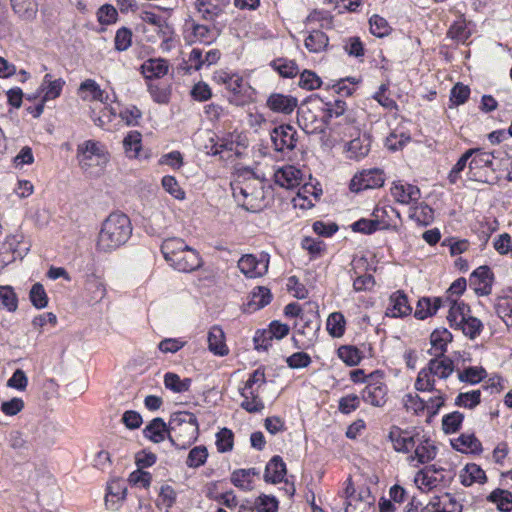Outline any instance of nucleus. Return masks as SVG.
<instances>
[{
    "label": "nucleus",
    "mask_w": 512,
    "mask_h": 512,
    "mask_svg": "<svg viewBox=\"0 0 512 512\" xmlns=\"http://www.w3.org/2000/svg\"><path fill=\"white\" fill-rule=\"evenodd\" d=\"M231 189L235 201L249 212H259L266 206L264 183L251 173L239 175Z\"/></svg>",
    "instance_id": "f257e3e1"
},
{
    "label": "nucleus",
    "mask_w": 512,
    "mask_h": 512,
    "mask_svg": "<svg viewBox=\"0 0 512 512\" xmlns=\"http://www.w3.org/2000/svg\"><path fill=\"white\" fill-rule=\"evenodd\" d=\"M130 219L123 213H112L103 222L97 239V249L111 252L125 244L130 238Z\"/></svg>",
    "instance_id": "f03ea898"
},
{
    "label": "nucleus",
    "mask_w": 512,
    "mask_h": 512,
    "mask_svg": "<svg viewBox=\"0 0 512 512\" xmlns=\"http://www.w3.org/2000/svg\"><path fill=\"white\" fill-rule=\"evenodd\" d=\"M161 252L169 265L180 272L189 273L202 265L199 253L177 237L165 239Z\"/></svg>",
    "instance_id": "7ed1b4c3"
},
{
    "label": "nucleus",
    "mask_w": 512,
    "mask_h": 512,
    "mask_svg": "<svg viewBox=\"0 0 512 512\" xmlns=\"http://www.w3.org/2000/svg\"><path fill=\"white\" fill-rule=\"evenodd\" d=\"M169 441L177 449H186L199 435L196 416L188 411L174 412L170 417Z\"/></svg>",
    "instance_id": "20e7f679"
},
{
    "label": "nucleus",
    "mask_w": 512,
    "mask_h": 512,
    "mask_svg": "<svg viewBox=\"0 0 512 512\" xmlns=\"http://www.w3.org/2000/svg\"><path fill=\"white\" fill-rule=\"evenodd\" d=\"M76 157L80 168L90 176H99L109 162V153L105 146L94 140L79 144Z\"/></svg>",
    "instance_id": "39448f33"
},
{
    "label": "nucleus",
    "mask_w": 512,
    "mask_h": 512,
    "mask_svg": "<svg viewBox=\"0 0 512 512\" xmlns=\"http://www.w3.org/2000/svg\"><path fill=\"white\" fill-rule=\"evenodd\" d=\"M213 80L223 85L232 94L229 101L234 105H244L252 99L254 90L239 73L220 69L214 73Z\"/></svg>",
    "instance_id": "423d86ee"
},
{
    "label": "nucleus",
    "mask_w": 512,
    "mask_h": 512,
    "mask_svg": "<svg viewBox=\"0 0 512 512\" xmlns=\"http://www.w3.org/2000/svg\"><path fill=\"white\" fill-rule=\"evenodd\" d=\"M266 384V377L264 368L259 367L255 369L244 383L243 387L239 388L241 397V407L249 413H259L264 408V401L260 397V392Z\"/></svg>",
    "instance_id": "0eeeda50"
},
{
    "label": "nucleus",
    "mask_w": 512,
    "mask_h": 512,
    "mask_svg": "<svg viewBox=\"0 0 512 512\" xmlns=\"http://www.w3.org/2000/svg\"><path fill=\"white\" fill-rule=\"evenodd\" d=\"M361 399L373 406L383 407L388 400V387L384 380V373L376 370L368 375L366 385L361 391Z\"/></svg>",
    "instance_id": "6e6552de"
},
{
    "label": "nucleus",
    "mask_w": 512,
    "mask_h": 512,
    "mask_svg": "<svg viewBox=\"0 0 512 512\" xmlns=\"http://www.w3.org/2000/svg\"><path fill=\"white\" fill-rule=\"evenodd\" d=\"M323 121L329 124L333 118H340L349 126V130L359 131V126L356 124V118L352 111L347 110V104L340 98L323 103Z\"/></svg>",
    "instance_id": "1a4fd4ad"
},
{
    "label": "nucleus",
    "mask_w": 512,
    "mask_h": 512,
    "mask_svg": "<svg viewBox=\"0 0 512 512\" xmlns=\"http://www.w3.org/2000/svg\"><path fill=\"white\" fill-rule=\"evenodd\" d=\"M270 256L261 252L258 256L254 254L243 255L238 261V268L248 278H259L268 272Z\"/></svg>",
    "instance_id": "9d476101"
},
{
    "label": "nucleus",
    "mask_w": 512,
    "mask_h": 512,
    "mask_svg": "<svg viewBox=\"0 0 512 512\" xmlns=\"http://www.w3.org/2000/svg\"><path fill=\"white\" fill-rule=\"evenodd\" d=\"M413 446L412 453H409L407 457V461L413 467L426 464L436 457V446L432 440L424 435L416 434L415 444Z\"/></svg>",
    "instance_id": "9b49d317"
},
{
    "label": "nucleus",
    "mask_w": 512,
    "mask_h": 512,
    "mask_svg": "<svg viewBox=\"0 0 512 512\" xmlns=\"http://www.w3.org/2000/svg\"><path fill=\"white\" fill-rule=\"evenodd\" d=\"M384 182L383 171L378 168H371L354 175L350 182V190L360 192L366 189H375L382 187Z\"/></svg>",
    "instance_id": "f8f14e48"
},
{
    "label": "nucleus",
    "mask_w": 512,
    "mask_h": 512,
    "mask_svg": "<svg viewBox=\"0 0 512 512\" xmlns=\"http://www.w3.org/2000/svg\"><path fill=\"white\" fill-rule=\"evenodd\" d=\"M470 150H474V152L469 160L467 178L472 181H482L485 170L492 166L494 156L491 152L480 148H471Z\"/></svg>",
    "instance_id": "ddd939ff"
},
{
    "label": "nucleus",
    "mask_w": 512,
    "mask_h": 512,
    "mask_svg": "<svg viewBox=\"0 0 512 512\" xmlns=\"http://www.w3.org/2000/svg\"><path fill=\"white\" fill-rule=\"evenodd\" d=\"M271 140L276 151L293 150L297 144V132L289 124L275 127L271 132Z\"/></svg>",
    "instance_id": "4468645a"
},
{
    "label": "nucleus",
    "mask_w": 512,
    "mask_h": 512,
    "mask_svg": "<svg viewBox=\"0 0 512 512\" xmlns=\"http://www.w3.org/2000/svg\"><path fill=\"white\" fill-rule=\"evenodd\" d=\"M393 199L403 205H412L421 198L420 189L402 180L394 181L390 189Z\"/></svg>",
    "instance_id": "2eb2a0df"
},
{
    "label": "nucleus",
    "mask_w": 512,
    "mask_h": 512,
    "mask_svg": "<svg viewBox=\"0 0 512 512\" xmlns=\"http://www.w3.org/2000/svg\"><path fill=\"white\" fill-rule=\"evenodd\" d=\"M78 95L84 101H99L104 105H109L114 101V96L111 97L106 91L102 90L93 79H86L80 84Z\"/></svg>",
    "instance_id": "dca6fc26"
},
{
    "label": "nucleus",
    "mask_w": 512,
    "mask_h": 512,
    "mask_svg": "<svg viewBox=\"0 0 512 512\" xmlns=\"http://www.w3.org/2000/svg\"><path fill=\"white\" fill-rule=\"evenodd\" d=\"M139 18L143 22L154 26L155 31L162 38L164 43H167L172 39L174 29L162 16L154 13L151 10H142L139 13Z\"/></svg>",
    "instance_id": "f3484780"
},
{
    "label": "nucleus",
    "mask_w": 512,
    "mask_h": 512,
    "mask_svg": "<svg viewBox=\"0 0 512 512\" xmlns=\"http://www.w3.org/2000/svg\"><path fill=\"white\" fill-rule=\"evenodd\" d=\"M303 174L300 169L293 165L279 167L274 172V181L277 185L285 189H293L302 182Z\"/></svg>",
    "instance_id": "a211bd4d"
},
{
    "label": "nucleus",
    "mask_w": 512,
    "mask_h": 512,
    "mask_svg": "<svg viewBox=\"0 0 512 512\" xmlns=\"http://www.w3.org/2000/svg\"><path fill=\"white\" fill-rule=\"evenodd\" d=\"M442 307L448 308L447 320L451 327H458L465 318L469 315V307L458 298H451L450 296L443 297Z\"/></svg>",
    "instance_id": "6ab92c4d"
},
{
    "label": "nucleus",
    "mask_w": 512,
    "mask_h": 512,
    "mask_svg": "<svg viewBox=\"0 0 512 512\" xmlns=\"http://www.w3.org/2000/svg\"><path fill=\"white\" fill-rule=\"evenodd\" d=\"M493 273L488 266H480L470 276V286L478 295H489L492 290Z\"/></svg>",
    "instance_id": "aec40b11"
},
{
    "label": "nucleus",
    "mask_w": 512,
    "mask_h": 512,
    "mask_svg": "<svg viewBox=\"0 0 512 512\" xmlns=\"http://www.w3.org/2000/svg\"><path fill=\"white\" fill-rule=\"evenodd\" d=\"M229 0H196L195 8L201 17L206 21H214L218 18L226 7Z\"/></svg>",
    "instance_id": "412c9836"
},
{
    "label": "nucleus",
    "mask_w": 512,
    "mask_h": 512,
    "mask_svg": "<svg viewBox=\"0 0 512 512\" xmlns=\"http://www.w3.org/2000/svg\"><path fill=\"white\" fill-rule=\"evenodd\" d=\"M84 293L89 302H100L106 295L103 279L95 273L87 274L84 280Z\"/></svg>",
    "instance_id": "4be33fe9"
},
{
    "label": "nucleus",
    "mask_w": 512,
    "mask_h": 512,
    "mask_svg": "<svg viewBox=\"0 0 512 512\" xmlns=\"http://www.w3.org/2000/svg\"><path fill=\"white\" fill-rule=\"evenodd\" d=\"M297 104L298 100L295 97L281 93L271 94L266 101V105L271 111L287 115L295 110Z\"/></svg>",
    "instance_id": "5701e85b"
},
{
    "label": "nucleus",
    "mask_w": 512,
    "mask_h": 512,
    "mask_svg": "<svg viewBox=\"0 0 512 512\" xmlns=\"http://www.w3.org/2000/svg\"><path fill=\"white\" fill-rule=\"evenodd\" d=\"M411 311L412 308L407 296L402 291H396L389 298L385 315L391 318H398L409 315Z\"/></svg>",
    "instance_id": "b1692460"
},
{
    "label": "nucleus",
    "mask_w": 512,
    "mask_h": 512,
    "mask_svg": "<svg viewBox=\"0 0 512 512\" xmlns=\"http://www.w3.org/2000/svg\"><path fill=\"white\" fill-rule=\"evenodd\" d=\"M127 487L122 480H112L107 487L105 504L110 510H117L125 499Z\"/></svg>",
    "instance_id": "393cba45"
},
{
    "label": "nucleus",
    "mask_w": 512,
    "mask_h": 512,
    "mask_svg": "<svg viewBox=\"0 0 512 512\" xmlns=\"http://www.w3.org/2000/svg\"><path fill=\"white\" fill-rule=\"evenodd\" d=\"M144 436L154 443L163 442L166 437L169 439L170 422L166 424L162 418H154L143 430Z\"/></svg>",
    "instance_id": "a878e982"
},
{
    "label": "nucleus",
    "mask_w": 512,
    "mask_h": 512,
    "mask_svg": "<svg viewBox=\"0 0 512 512\" xmlns=\"http://www.w3.org/2000/svg\"><path fill=\"white\" fill-rule=\"evenodd\" d=\"M65 81L62 78L53 79L51 74H46L40 84L42 102H48L58 98L63 90Z\"/></svg>",
    "instance_id": "bb28decb"
},
{
    "label": "nucleus",
    "mask_w": 512,
    "mask_h": 512,
    "mask_svg": "<svg viewBox=\"0 0 512 512\" xmlns=\"http://www.w3.org/2000/svg\"><path fill=\"white\" fill-rule=\"evenodd\" d=\"M208 349L214 355L217 356H226L229 353V348L225 343V334L223 329L214 325L210 328L208 332Z\"/></svg>",
    "instance_id": "cd10ccee"
},
{
    "label": "nucleus",
    "mask_w": 512,
    "mask_h": 512,
    "mask_svg": "<svg viewBox=\"0 0 512 512\" xmlns=\"http://www.w3.org/2000/svg\"><path fill=\"white\" fill-rule=\"evenodd\" d=\"M451 341L452 334L447 329H435L430 335V354L433 357H446L444 354L447 350L448 343Z\"/></svg>",
    "instance_id": "c85d7f7f"
},
{
    "label": "nucleus",
    "mask_w": 512,
    "mask_h": 512,
    "mask_svg": "<svg viewBox=\"0 0 512 512\" xmlns=\"http://www.w3.org/2000/svg\"><path fill=\"white\" fill-rule=\"evenodd\" d=\"M389 438L393 444V448L397 452L412 453L413 445L415 444V435H411L407 431H403L399 428H393L389 433Z\"/></svg>",
    "instance_id": "c756f323"
},
{
    "label": "nucleus",
    "mask_w": 512,
    "mask_h": 512,
    "mask_svg": "<svg viewBox=\"0 0 512 512\" xmlns=\"http://www.w3.org/2000/svg\"><path fill=\"white\" fill-rule=\"evenodd\" d=\"M140 69L146 79H157L168 73L169 65L165 59L151 58L144 61Z\"/></svg>",
    "instance_id": "7c9ffc66"
},
{
    "label": "nucleus",
    "mask_w": 512,
    "mask_h": 512,
    "mask_svg": "<svg viewBox=\"0 0 512 512\" xmlns=\"http://www.w3.org/2000/svg\"><path fill=\"white\" fill-rule=\"evenodd\" d=\"M216 33L206 25L196 23L194 21L191 22L190 32L187 35V40L189 43H202L209 45L216 40Z\"/></svg>",
    "instance_id": "2f4dec72"
},
{
    "label": "nucleus",
    "mask_w": 512,
    "mask_h": 512,
    "mask_svg": "<svg viewBox=\"0 0 512 512\" xmlns=\"http://www.w3.org/2000/svg\"><path fill=\"white\" fill-rule=\"evenodd\" d=\"M427 366L434 377L439 380L447 379L454 371L453 360L449 357H433Z\"/></svg>",
    "instance_id": "473e14b6"
},
{
    "label": "nucleus",
    "mask_w": 512,
    "mask_h": 512,
    "mask_svg": "<svg viewBox=\"0 0 512 512\" xmlns=\"http://www.w3.org/2000/svg\"><path fill=\"white\" fill-rule=\"evenodd\" d=\"M371 141L367 135H359L347 144V156L350 159L359 160L368 155Z\"/></svg>",
    "instance_id": "72a5a7b5"
},
{
    "label": "nucleus",
    "mask_w": 512,
    "mask_h": 512,
    "mask_svg": "<svg viewBox=\"0 0 512 512\" xmlns=\"http://www.w3.org/2000/svg\"><path fill=\"white\" fill-rule=\"evenodd\" d=\"M286 475V465L278 455L273 456L265 467L264 479L266 482L279 483Z\"/></svg>",
    "instance_id": "f704fd0d"
},
{
    "label": "nucleus",
    "mask_w": 512,
    "mask_h": 512,
    "mask_svg": "<svg viewBox=\"0 0 512 512\" xmlns=\"http://www.w3.org/2000/svg\"><path fill=\"white\" fill-rule=\"evenodd\" d=\"M258 474L259 471L255 468L237 469L231 473L230 481L235 487L250 491L253 488V477Z\"/></svg>",
    "instance_id": "c9c22d12"
},
{
    "label": "nucleus",
    "mask_w": 512,
    "mask_h": 512,
    "mask_svg": "<svg viewBox=\"0 0 512 512\" xmlns=\"http://www.w3.org/2000/svg\"><path fill=\"white\" fill-rule=\"evenodd\" d=\"M391 215H395L397 218H400V213L390 206H377L373 210L372 217L374 219V222L377 223V227L379 230H394L396 228V225H394L391 221Z\"/></svg>",
    "instance_id": "e433bc0d"
},
{
    "label": "nucleus",
    "mask_w": 512,
    "mask_h": 512,
    "mask_svg": "<svg viewBox=\"0 0 512 512\" xmlns=\"http://www.w3.org/2000/svg\"><path fill=\"white\" fill-rule=\"evenodd\" d=\"M459 478L461 484L468 487L474 483H484L486 481V474L479 465L469 463L462 469Z\"/></svg>",
    "instance_id": "4c0bfd02"
},
{
    "label": "nucleus",
    "mask_w": 512,
    "mask_h": 512,
    "mask_svg": "<svg viewBox=\"0 0 512 512\" xmlns=\"http://www.w3.org/2000/svg\"><path fill=\"white\" fill-rule=\"evenodd\" d=\"M409 218L419 225L427 226L434 219V211L426 203L417 201L410 207Z\"/></svg>",
    "instance_id": "58836bf2"
},
{
    "label": "nucleus",
    "mask_w": 512,
    "mask_h": 512,
    "mask_svg": "<svg viewBox=\"0 0 512 512\" xmlns=\"http://www.w3.org/2000/svg\"><path fill=\"white\" fill-rule=\"evenodd\" d=\"M443 304V297H436L433 299L430 298H422L419 299L417 302V306L415 309L414 316L417 319H426L427 317H430L434 315L438 309L442 307Z\"/></svg>",
    "instance_id": "ea45409f"
},
{
    "label": "nucleus",
    "mask_w": 512,
    "mask_h": 512,
    "mask_svg": "<svg viewBox=\"0 0 512 512\" xmlns=\"http://www.w3.org/2000/svg\"><path fill=\"white\" fill-rule=\"evenodd\" d=\"M427 505H433L438 512H462V504L450 493L434 497Z\"/></svg>",
    "instance_id": "a19ab883"
},
{
    "label": "nucleus",
    "mask_w": 512,
    "mask_h": 512,
    "mask_svg": "<svg viewBox=\"0 0 512 512\" xmlns=\"http://www.w3.org/2000/svg\"><path fill=\"white\" fill-rule=\"evenodd\" d=\"M14 13L24 21H31L36 17L38 4L36 0H10Z\"/></svg>",
    "instance_id": "79ce46f5"
},
{
    "label": "nucleus",
    "mask_w": 512,
    "mask_h": 512,
    "mask_svg": "<svg viewBox=\"0 0 512 512\" xmlns=\"http://www.w3.org/2000/svg\"><path fill=\"white\" fill-rule=\"evenodd\" d=\"M328 44V36L320 30H312L304 39V46L311 53H321L325 51Z\"/></svg>",
    "instance_id": "37998d69"
},
{
    "label": "nucleus",
    "mask_w": 512,
    "mask_h": 512,
    "mask_svg": "<svg viewBox=\"0 0 512 512\" xmlns=\"http://www.w3.org/2000/svg\"><path fill=\"white\" fill-rule=\"evenodd\" d=\"M436 381L437 378L434 377L433 373L426 365L418 372L414 386L419 392H434L438 390L436 389Z\"/></svg>",
    "instance_id": "c03bdc74"
},
{
    "label": "nucleus",
    "mask_w": 512,
    "mask_h": 512,
    "mask_svg": "<svg viewBox=\"0 0 512 512\" xmlns=\"http://www.w3.org/2000/svg\"><path fill=\"white\" fill-rule=\"evenodd\" d=\"M452 446L464 453H476L481 450V442L473 434H461L452 441Z\"/></svg>",
    "instance_id": "a18cd8bd"
},
{
    "label": "nucleus",
    "mask_w": 512,
    "mask_h": 512,
    "mask_svg": "<svg viewBox=\"0 0 512 512\" xmlns=\"http://www.w3.org/2000/svg\"><path fill=\"white\" fill-rule=\"evenodd\" d=\"M272 300L271 291L264 286H258L253 289L248 302L249 308L252 310H259L268 305Z\"/></svg>",
    "instance_id": "49530a36"
},
{
    "label": "nucleus",
    "mask_w": 512,
    "mask_h": 512,
    "mask_svg": "<svg viewBox=\"0 0 512 512\" xmlns=\"http://www.w3.org/2000/svg\"><path fill=\"white\" fill-rule=\"evenodd\" d=\"M326 329L332 337H342L346 329V320L344 315L341 312L331 313L326 321Z\"/></svg>",
    "instance_id": "de8ad7c7"
},
{
    "label": "nucleus",
    "mask_w": 512,
    "mask_h": 512,
    "mask_svg": "<svg viewBox=\"0 0 512 512\" xmlns=\"http://www.w3.org/2000/svg\"><path fill=\"white\" fill-rule=\"evenodd\" d=\"M191 382L192 381L190 378L181 379L177 374L173 372H167L164 375L165 387L174 393L187 392L191 386Z\"/></svg>",
    "instance_id": "09e8293b"
},
{
    "label": "nucleus",
    "mask_w": 512,
    "mask_h": 512,
    "mask_svg": "<svg viewBox=\"0 0 512 512\" xmlns=\"http://www.w3.org/2000/svg\"><path fill=\"white\" fill-rule=\"evenodd\" d=\"M488 500L494 503L502 512L512 511V493L507 490H494L488 496Z\"/></svg>",
    "instance_id": "8fccbe9b"
},
{
    "label": "nucleus",
    "mask_w": 512,
    "mask_h": 512,
    "mask_svg": "<svg viewBox=\"0 0 512 512\" xmlns=\"http://www.w3.org/2000/svg\"><path fill=\"white\" fill-rule=\"evenodd\" d=\"M496 314L508 327H512V296L498 297L495 302Z\"/></svg>",
    "instance_id": "3c124183"
},
{
    "label": "nucleus",
    "mask_w": 512,
    "mask_h": 512,
    "mask_svg": "<svg viewBox=\"0 0 512 512\" xmlns=\"http://www.w3.org/2000/svg\"><path fill=\"white\" fill-rule=\"evenodd\" d=\"M487 376L486 370L479 366H472L458 371V379L461 382L477 384Z\"/></svg>",
    "instance_id": "603ef678"
},
{
    "label": "nucleus",
    "mask_w": 512,
    "mask_h": 512,
    "mask_svg": "<svg viewBox=\"0 0 512 512\" xmlns=\"http://www.w3.org/2000/svg\"><path fill=\"white\" fill-rule=\"evenodd\" d=\"M464 415L459 411L446 414L442 418V429L445 434H454L461 428Z\"/></svg>",
    "instance_id": "864d4df0"
},
{
    "label": "nucleus",
    "mask_w": 512,
    "mask_h": 512,
    "mask_svg": "<svg viewBox=\"0 0 512 512\" xmlns=\"http://www.w3.org/2000/svg\"><path fill=\"white\" fill-rule=\"evenodd\" d=\"M367 496L369 498L368 490L362 491L358 494L355 491H352L351 494L348 495V499L345 500V512H363L364 507L369 502H364V498Z\"/></svg>",
    "instance_id": "5fc2aeb1"
},
{
    "label": "nucleus",
    "mask_w": 512,
    "mask_h": 512,
    "mask_svg": "<svg viewBox=\"0 0 512 512\" xmlns=\"http://www.w3.org/2000/svg\"><path fill=\"white\" fill-rule=\"evenodd\" d=\"M208 458V450L204 445L192 448L187 456L186 465L189 468H198L203 466Z\"/></svg>",
    "instance_id": "6e6d98bb"
},
{
    "label": "nucleus",
    "mask_w": 512,
    "mask_h": 512,
    "mask_svg": "<svg viewBox=\"0 0 512 512\" xmlns=\"http://www.w3.org/2000/svg\"><path fill=\"white\" fill-rule=\"evenodd\" d=\"M402 403L408 412H413L415 415L425 412V400L416 393L405 394Z\"/></svg>",
    "instance_id": "4d7b16f0"
},
{
    "label": "nucleus",
    "mask_w": 512,
    "mask_h": 512,
    "mask_svg": "<svg viewBox=\"0 0 512 512\" xmlns=\"http://www.w3.org/2000/svg\"><path fill=\"white\" fill-rule=\"evenodd\" d=\"M123 146L128 157L135 158L141 149V134L131 131L123 140Z\"/></svg>",
    "instance_id": "13d9d810"
},
{
    "label": "nucleus",
    "mask_w": 512,
    "mask_h": 512,
    "mask_svg": "<svg viewBox=\"0 0 512 512\" xmlns=\"http://www.w3.org/2000/svg\"><path fill=\"white\" fill-rule=\"evenodd\" d=\"M482 327V322L478 318L468 315L456 329H460L464 335L474 339L480 334Z\"/></svg>",
    "instance_id": "bf43d9fd"
},
{
    "label": "nucleus",
    "mask_w": 512,
    "mask_h": 512,
    "mask_svg": "<svg viewBox=\"0 0 512 512\" xmlns=\"http://www.w3.org/2000/svg\"><path fill=\"white\" fill-rule=\"evenodd\" d=\"M474 150H467L452 167L448 174L450 183L455 184L460 178L461 173L468 167L469 160L473 155Z\"/></svg>",
    "instance_id": "052dcab7"
},
{
    "label": "nucleus",
    "mask_w": 512,
    "mask_h": 512,
    "mask_svg": "<svg viewBox=\"0 0 512 512\" xmlns=\"http://www.w3.org/2000/svg\"><path fill=\"white\" fill-rule=\"evenodd\" d=\"M434 392L436 393L434 396L430 397L428 400H425V412L429 418L437 415L446 402V395L444 392L441 390Z\"/></svg>",
    "instance_id": "680f3d73"
},
{
    "label": "nucleus",
    "mask_w": 512,
    "mask_h": 512,
    "mask_svg": "<svg viewBox=\"0 0 512 512\" xmlns=\"http://www.w3.org/2000/svg\"><path fill=\"white\" fill-rule=\"evenodd\" d=\"M316 116L311 110H301L298 112L297 122L300 128L307 134H313L318 131V126L314 125Z\"/></svg>",
    "instance_id": "e2e57ef3"
},
{
    "label": "nucleus",
    "mask_w": 512,
    "mask_h": 512,
    "mask_svg": "<svg viewBox=\"0 0 512 512\" xmlns=\"http://www.w3.org/2000/svg\"><path fill=\"white\" fill-rule=\"evenodd\" d=\"M481 400V391L480 390H471L464 393H459L455 398V405L459 407H465L472 409L476 407Z\"/></svg>",
    "instance_id": "0e129e2a"
},
{
    "label": "nucleus",
    "mask_w": 512,
    "mask_h": 512,
    "mask_svg": "<svg viewBox=\"0 0 512 512\" xmlns=\"http://www.w3.org/2000/svg\"><path fill=\"white\" fill-rule=\"evenodd\" d=\"M29 298L32 305L37 309H43L48 305L47 293L40 283H35L29 293Z\"/></svg>",
    "instance_id": "69168bd1"
},
{
    "label": "nucleus",
    "mask_w": 512,
    "mask_h": 512,
    "mask_svg": "<svg viewBox=\"0 0 512 512\" xmlns=\"http://www.w3.org/2000/svg\"><path fill=\"white\" fill-rule=\"evenodd\" d=\"M338 357L347 365L355 366L360 363L362 354L354 346H341L338 349Z\"/></svg>",
    "instance_id": "338daca9"
},
{
    "label": "nucleus",
    "mask_w": 512,
    "mask_h": 512,
    "mask_svg": "<svg viewBox=\"0 0 512 512\" xmlns=\"http://www.w3.org/2000/svg\"><path fill=\"white\" fill-rule=\"evenodd\" d=\"M272 66L283 77L291 78L299 72L297 64L292 60L277 59L272 62Z\"/></svg>",
    "instance_id": "774afa93"
}]
</instances>
